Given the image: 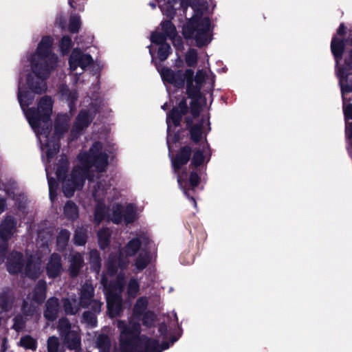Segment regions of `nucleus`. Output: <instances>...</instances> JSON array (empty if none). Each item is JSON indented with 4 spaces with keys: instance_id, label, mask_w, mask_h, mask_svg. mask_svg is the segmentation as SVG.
<instances>
[{
    "instance_id": "1a4fd4ad",
    "label": "nucleus",
    "mask_w": 352,
    "mask_h": 352,
    "mask_svg": "<svg viewBox=\"0 0 352 352\" xmlns=\"http://www.w3.org/2000/svg\"><path fill=\"white\" fill-rule=\"evenodd\" d=\"M189 107L185 98H183L179 102L177 107H173L168 111L166 116V123L169 127L170 122L175 126H179L182 120L183 116L188 113Z\"/></svg>"
},
{
    "instance_id": "13d9d810",
    "label": "nucleus",
    "mask_w": 352,
    "mask_h": 352,
    "mask_svg": "<svg viewBox=\"0 0 352 352\" xmlns=\"http://www.w3.org/2000/svg\"><path fill=\"white\" fill-rule=\"evenodd\" d=\"M161 10L163 14L170 20L173 19L177 13V8L175 6L167 4L166 3H164L161 6Z\"/></svg>"
},
{
    "instance_id": "f257e3e1",
    "label": "nucleus",
    "mask_w": 352,
    "mask_h": 352,
    "mask_svg": "<svg viewBox=\"0 0 352 352\" xmlns=\"http://www.w3.org/2000/svg\"><path fill=\"white\" fill-rule=\"evenodd\" d=\"M206 120L201 118L186 131L188 137L194 144H199L203 139L206 142V148H192L190 144L182 146L171 157V166L175 173H179L184 166L189 162L190 172L184 170L177 175V183L182 190L184 195L190 200L195 208H197V201L195 199L196 188L201 183V177L206 170L207 164L212 155L210 144L207 142V133L204 132Z\"/></svg>"
},
{
    "instance_id": "052dcab7",
    "label": "nucleus",
    "mask_w": 352,
    "mask_h": 352,
    "mask_svg": "<svg viewBox=\"0 0 352 352\" xmlns=\"http://www.w3.org/2000/svg\"><path fill=\"white\" fill-rule=\"evenodd\" d=\"M141 316H142V324L146 327H152L156 318L155 313L152 311H147Z\"/></svg>"
},
{
    "instance_id": "c85d7f7f",
    "label": "nucleus",
    "mask_w": 352,
    "mask_h": 352,
    "mask_svg": "<svg viewBox=\"0 0 352 352\" xmlns=\"http://www.w3.org/2000/svg\"><path fill=\"white\" fill-rule=\"evenodd\" d=\"M69 170V162L66 155L60 156L58 163L57 164L56 175L59 182L67 179Z\"/></svg>"
},
{
    "instance_id": "603ef678",
    "label": "nucleus",
    "mask_w": 352,
    "mask_h": 352,
    "mask_svg": "<svg viewBox=\"0 0 352 352\" xmlns=\"http://www.w3.org/2000/svg\"><path fill=\"white\" fill-rule=\"evenodd\" d=\"M71 323L68 318L66 317H62L58 322V329L61 335L66 336L70 333L71 331Z\"/></svg>"
},
{
    "instance_id": "a211bd4d",
    "label": "nucleus",
    "mask_w": 352,
    "mask_h": 352,
    "mask_svg": "<svg viewBox=\"0 0 352 352\" xmlns=\"http://www.w3.org/2000/svg\"><path fill=\"white\" fill-rule=\"evenodd\" d=\"M69 265L67 270L69 276L72 278H76L84 267V258L80 252H76L69 256Z\"/></svg>"
},
{
    "instance_id": "f704fd0d",
    "label": "nucleus",
    "mask_w": 352,
    "mask_h": 352,
    "mask_svg": "<svg viewBox=\"0 0 352 352\" xmlns=\"http://www.w3.org/2000/svg\"><path fill=\"white\" fill-rule=\"evenodd\" d=\"M89 264L91 269L95 272H99L101 268V257L100 252L96 250L89 252Z\"/></svg>"
},
{
    "instance_id": "4468645a",
    "label": "nucleus",
    "mask_w": 352,
    "mask_h": 352,
    "mask_svg": "<svg viewBox=\"0 0 352 352\" xmlns=\"http://www.w3.org/2000/svg\"><path fill=\"white\" fill-rule=\"evenodd\" d=\"M160 73L164 82L171 84L177 89L184 88V82L181 76L182 70L175 72L169 67H164Z\"/></svg>"
},
{
    "instance_id": "e433bc0d",
    "label": "nucleus",
    "mask_w": 352,
    "mask_h": 352,
    "mask_svg": "<svg viewBox=\"0 0 352 352\" xmlns=\"http://www.w3.org/2000/svg\"><path fill=\"white\" fill-rule=\"evenodd\" d=\"M151 258L148 252L139 254L136 258L134 265L138 272L143 271L149 264Z\"/></svg>"
},
{
    "instance_id": "69168bd1",
    "label": "nucleus",
    "mask_w": 352,
    "mask_h": 352,
    "mask_svg": "<svg viewBox=\"0 0 352 352\" xmlns=\"http://www.w3.org/2000/svg\"><path fill=\"white\" fill-rule=\"evenodd\" d=\"M60 342L56 336H50L47 339V346L48 352H58Z\"/></svg>"
},
{
    "instance_id": "aec40b11",
    "label": "nucleus",
    "mask_w": 352,
    "mask_h": 352,
    "mask_svg": "<svg viewBox=\"0 0 352 352\" xmlns=\"http://www.w3.org/2000/svg\"><path fill=\"white\" fill-rule=\"evenodd\" d=\"M60 304L58 298L50 297L45 302L43 316L50 322L55 321L59 313Z\"/></svg>"
},
{
    "instance_id": "7ed1b4c3",
    "label": "nucleus",
    "mask_w": 352,
    "mask_h": 352,
    "mask_svg": "<svg viewBox=\"0 0 352 352\" xmlns=\"http://www.w3.org/2000/svg\"><path fill=\"white\" fill-rule=\"evenodd\" d=\"M194 14L187 19L182 27V35L186 39L194 38L196 46L202 48L208 45L212 36L210 32V19L209 17H203V11L199 8H192Z\"/></svg>"
},
{
    "instance_id": "4d7b16f0",
    "label": "nucleus",
    "mask_w": 352,
    "mask_h": 352,
    "mask_svg": "<svg viewBox=\"0 0 352 352\" xmlns=\"http://www.w3.org/2000/svg\"><path fill=\"white\" fill-rule=\"evenodd\" d=\"M140 290V284L135 278L130 279L127 285V294L130 297L135 298Z\"/></svg>"
},
{
    "instance_id": "bb28decb",
    "label": "nucleus",
    "mask_w": 352,
    "mask_h": 352,
    "mask_svg": "<svg viewBox=\"0 0 352 352\" xmlns=\"http://www.w3.org/2000/svg\"><path fill=\"white\" fill-rule=\"evenodd\" d=\"M42 79H35L31 75L27 76V85L29 89L34 94H42L47 90V86L45 82Z\"/></svg>"
},
{
    "instance_id": "423d86ee",
    "label": "nucleus",
    "mask_w": 352,
    "mask_h": 352,
    "mask_svg": "<svg viewBox=\"0 0 352 352\" xmlns=\"http://www.w3.org/2000/svg\"><path fill=\"white\" fill-rule=\"evenodd\" d=\"M140 331V324L136 323L123 328L120 334L121 352H133L138 348L142 339Z\"/></svg>"
},
{
    "instance_id": "0eeeda50",
    "label": "nucleus",
    "mask_w": 352,
    "mask_h": 352,
    "mask_svg": "<svg viewBox=\"0 0 352 352\" xmlns=\"http://www.w3.org/2000/svg\"><path fill=\"white\" fill-rule=\"evenodd\" d=\"M57 57L52 55L50 58H37L32 56L31 67L38 78L45 80L57 66Z\"/></svg>"
},
{
    "instance_id": "de8ad7c7",
    "label": "nucleus",
    "mask_w": 352,
    "mask_h": 352,
    "mask_svg": "<svg viewBox=\"0 0 352 352\" xmlns=\"http://www.w3.org/2000/svg\"><path fill=\"white\" fill-rule=\"evenodd\" d=\"M81 21L78 15L71 16L69 20L68 31L72 34H76L81 28Z\"/></svg>"
},
{
    "instance_id": "72a5a7b5",
    "label": "nucleus",
    "mask_w": 352,
    "mask_h": 352,
    "mask_svg": "<svg viewBox=\"0 0 352 352\" xmlns=\"http://www.w3.org/2000/svg\"><path fill=\"white\" fill-rule=\"evenodd\" d=\"M107 210L106 206L103 203H98L94 209V221L96 225H100L106 218Z\"/></svg>"
},
{
    "instance_id": "ea45409f",
    "label": "nucleus",
    "mask_w": 352,
    "mask_h": 352,
    "mask_svg": "<svg viewBox=\"0 0 352 352\" xmlns=\"http://www.w3.org/2000/svg\"><path fill=\"white\" fill-rule=\"evenodd\" d=\"M136 210L132 204H129L123 211V217L125 224L128 225L134 222L135 219Z\"/></svg>"
},
{
    "instance_id": "6e6d98bb",
    "label": "nucleus",
    "mask_w": 352,
    "mask_h": 352,
    "mask_svg": "<svg viewBox=\"0 0 352 352\" xmlns=\"http://www.w3.org/2000/svg\"><path fill=\"white\" fill-rule=\"evenodd\" d=\"M172 53L170 45L167 43L160 45L157 50V56L160 61H165Z\"/></svg>"
},
{
    "instance_id": "393cba45",
    "label": "nucleus",
    "mask_w": 352,
    "mask_h": 352,
    "mask_svg": "<svg viewBox=\"0 0 352 352\" xmlns=\"http://www.w3.org/2000/svg\"><path fill=\"white\" fill-rule=\"evenodd\" d=\"M159 340L149 338L146 336H142V339L138 344V349L141 352H161L158 350Z\"/></svg>"
},
{
    "instance_id": "20e7f679",
    "label": "nucleus",
    "mask_w": 352,
    "mask_h": 352,
    "mask_svg": "<svg viewBox=\"0 0 352 352\" xmlns=\"http://www.w3.org/2000/svg\"><path fill=\"white\" fill-rule=\"evenodd\" d=\"M53 102L49 96H43L37 107H30L25 111L27 120L33 129H41V134L48 137L52 131L49 123L52 113Z\"/></svg>"
},
{
    "instance_id": "2eb2a0df",
    "label": "nucleus",
    "mask_w": 352,
    "mask_h": 352,
    "mask_svg": "<svg viewBox=\"0 0 352 352\" xmlns=\"http://www.w3.org/2000/svg\"><path fill=\"white\" fill-rule=\"evenodd\" d=\"M122 299L118 294L109 292L107 295V312L111 318H115L120 315L122 311Z\"/></svg>"
},
{
    "instance_id": "58836bf2",
    "label": "nucleus",
    "mask_w": 352,
    "mask_h": 352,
    "mask_svg": "<svg viewBox=\"0 0 352 352\" xmlns=\"http://www.w3.org/2000/svg\"><path fill=\"white\" fill-rule=\"evenodd\" d=\"M123 211V206L121 204L116 203L113 205L111 221L113 223L119 225L122 223Z\"/></svg>"
},
{
    "instance_id": "09e8293b",
    "label": "nucleus",
    "mask_w": 352,
    "mask_h": 352,
    "mask_svg": "<svg viewBox=\"0 0 352 352\" xmlns=\"http://www.w3.org/2000/svg\"><path fill=\"white\" fill-rule=\"evenodd\" d=\"M185 62L188 67H195L198 62L197 51L194 48H190L185 55Z\"/></svg>"
},
{
    "instance_id": "b1692460",
    "label": "nucleus",
    "mask_w": 352,
    "mask_h": 352,
    "mask_svg": "<svg viewBox=\"0 0 352 352\" xmlns=\"http://www.w3.org/2000/svg\"><path fill=\"white\" fill-rule=\"evenodd\" d=\"M53 138L60 140L68 130V120L65 115L57 116L54 121Z\"/></svg>"
},
{
    "instance_id": "0e129e2a",
    "label": "nucleus",
    "mask_w": 352,
    "mask_h": 352,
    "mask_svg": "<svg viewBox=\"0 0 352 352\" xmlns=\"http://www.w3.org/2000/svg\"><path fill=\"white\" fill-rule=\"evenodd\" d=\"M166 35L162 32H153L151 33L150 36V40L152 43L162 45V44L167 43H166Z\"/></svg>"
},
{
    "instance_id": "6e6552de",
    "label": "nucleus",
    "mask_w": 352,
    "mask_h": 352,
    "mask_svg": "<svg viewBox=\"0 0 352 352\" xmlns=\"http://www.w3.org/2000/svg\"><path fill=\"white\" fill-rule=\"evenodd\" d=\"M129 256L120 250L117 253H111L108 259L107 271L109 275H115L118 269L126 270L129 265Z\"/></svg>"
},
{
    "instance_id": "2f4dec72",
    "label": "nucleus",
    "mask_w": 352,
    "mask_h": 352,
    "mask_svg": "<svg viewBox=\"0 0 352 352\" xmlns=\"http://www.w3.org/2000/svg\"><path fill=\"white\" fill-rule=\"evenodd\" d=\"M87 171H85L82 168V169L80 168H74L72 170L70 174L69 180L71 182L75 184L78 189H81L84 185L85 182V174Z\"/></svg>"
},
{
    "instance_id": "ddd939ff",
    "label": "nucleus",
    "mask_w": 352,
    "mask_h": 352,
    "mask_svg": "<svg viewBox=\"0 0 352 352\" xmlns=\"http://www.w3.org/2000/svg\"><path fill=\"white\" fill-rule=\"evenodd\" d=\"M63 270L61 256L57 253L51 254L45 267L46 274L48 278L55 279L59 277Z\"/></svg>"
},
{
    "instance_id": "473e14b6",
    "label": "nucleus",
    "mask_w": 352,
    "mask_h": 352,
    "mask_svg": "<svg viewBox=\"0 0 352 352\" xmlns=\"http://www.w3.org/2000/svg\"><path fill=\"white\" fill-rule=\"evenodd\" d=\"M63 212L67 219L76 220L78 217V208L77 205L71 200L67 201L64 206Z\"/></svg>"
},
{
    "instance_id": "338daca9",
    "label": "nucleus",
    "mask_w": 352,
    "mask_h": 352,
    "mask_svg": "<svg viewBox=\"0 0 352 352\" xmlns=\"http://www.w3.org/2000/svg\"><path fill=\"white\" fill-rule=\"evenodd\" d=\"M182 79L184 82V86L185 82L186 85H191L195 82V72L192 69H186L184 72L182 70Z\"/></svg>"
},
{
    "instance_id": "9d476101",
    "label": "nucleus",
    "mask_w": 352,
    "mask_h": 352,
    "mask_svg": "<svg viewBox=\"0 0 352 352\" xmlns=\"http://www.w3.org/2000/svg\"><path fill=\"white\" fill-rule=\"evenodd\" d=\"M95 289L91 283H85L79 293V305L84 309L93 306L95 302H101L94 298Z\"/></svg>"
},
{
    "instance_id": "5701e85b",
    "label": "nucleus",
    "mask_w": 352,
    "mask_h": 352,
    "mask_svg": "<svg viewBox=\"0 0 352 352\" xmlns=\"http://www.w3.org/2000/svg\"><path fill=\"white\" fill-rule=\"evenodd\" d=\"M47 290L46 281L43 279L39 280L32 291V301L38 305L43 304L46 299Z\"/></svg>"
},
{
    "instance_id": "4c0bfd02",
    "label": "nucleus",
    "mask_w": 352,
    "mask_h": 352,
    "mask_svg": "<svg viewBox=\"0 0 352 352\" xmlns=\"http://www.w3.org/2000/svg\"><path fill=\"white\" fill-rule=\"evenodd\" d=\"M40 268L31 261H28L25 267V274L32 280H36L40 276Z\"/></svg>"
},
{
    "instance_id": "9b49d317",
    "label": "nucleus",
    "mask_w": 352,
    "mask_h": 352,
    "mask_svg": "<svg viewBox=\"0 0 352 352\" xmlns=\"http://www.w3.org/2000/svg\"><path fill=\"white\" fill-rule=\"evenodd\" d=\"M74 64L75 66L73 69H75L77 66L85 69L86 67L94 64V59L89 54H84L79 48H74L69 58V65L72 69Z\"/></svg>"
},
{
    "instance_id": "680f3d73",
    "label": "nucleus",
    "mask_w": 352,
    "mask_h": 352,
    "mask_svg": "<svg viewBox=\"0 0 352 352\" xmlns=\"http://www.w3.org/2000/svg\"><path fill=\"white\" fill-rule=\"evenodd\" d=\"M21 311L25 316H33L36 311V307L33 304H30L26 300H23L21 306Z\"/></svg>"
},
{
    "instance_id": "412c9836",
    "label": "nucleus",
    "mask_w": 352,
    "mask_h": 352,
    "mask_svg": "<svg viewBox=\"0 0 352 352\" xmlns=\"http://www.w3.org/2000/svg\"><path fill=\"white\" fill-rule=\"evenodd\" d=\"M102 302H95L93 306L90 307V310L85 311L82 315V323L87 324L90 327H96L97 326V315L101 312Z\"/></svg>"
},
{
    "instance_id": "6ab92c4d",
    "label": "nucleus",
    "mask_w": 352,
    "mask_h": 352,
    "mask_svg": "<svg viewBox=\"0 0 352 352\" xmlns=\"http://www.w3.org/2000/svg\"><path fill=\"white\" fill-rule=\"evenodd\" d=\"M142 240L139 237L131 239L124 246L122 250L124 252L126 256H134L140 250L142 243L148 245L150 239L146 236H141Z\"/></svg>"
},
{
    "instance_id": "e2e57ef3",
    "label": "nucleus",
    "mask_w": 352,
    "mask_h": 352,
    "mask_svg": "<svg viewBox=\"0 0 352 352\" xmlns=\"http://www.w3.org/2000/svg\"><path fill=\"white\" fill-rule=\"evenodd\" d=\"M201 98H195L191 99V102H190V111L192 116L194 118H197L199 116L201 111V105L199 104V100Z\"/></svg>"
},
{
    "instance_id": "c9c22d12",
    "label": "nucleus",
    "mask_w": 352,
    "mask_h": 352,
    "mask_svg": "<svg viewBox=\"0 0 352 352\" xmlns=\"http://www.w3.org/2000/svg\"><path fill=\"white\" fill-rule=\"evenodd\" d=\"M88 239L87 232L81 228L75 230L73 236L74 243L78 246H83L86 244Z\"/></svg>"
},
{
    "instance_id": "39448f33",
    "label": "nucleus",
    "mask_w": 352,
    "mask_h": 352,
    "mask_svg": "<svg viewBox=\"0 0 352 352\" xmlns=\"http://www.w3.org/2000/svg\"><path fill=\"white\" fill-rule=\"evenodd\" d=\"M102 145L99 141L95 142L89 151L80 153L78 158L85 171L95 167L98 173L104 172L109 164V156L102 152Z\"/></svg>"
},
{
    "instance_id": "79ce46f5",
    "label": "nucleus",
    "mask_w": 352,
    "mask_h": 352,
    "mask_svg": "<svg viewBox=\"0 0 352 352\" xmlns=\"http://www.w3.org/2000/svg\"><path fill=\"white\" fill-rule=\"evenodd\" d=\"M73 46L72 38L69 35L63 36L59 42L60 52L62 55H67Z\"/></svg>"
},
{
    "instance_id": "dca6fc26",
    "label": "nucleus",
    "mask_w": 352,
    "mask_h": 352,
    "mask_svg": "<svg viewBox=\"0 0 352 352\" xmlns=\"http://www.w3.org/2000/svg\"><path fill=\"white\" fill-rule=\"evenodd\" d=\"M16 228V221L12 216H6L0 224V240L8 242Z\"/></svg>"
},
{
    "instance_id": "c03bdc74",
    "label": "nucleus",
    "mask_w": 352,
    "mask_h": 352,
    "mask_svg": "<svg viewBox=\"0 0 352 352\" xmlns=\"http://www.w3.org/2000/svg\"><path fill=\"white\" fill-rule=\"evenodd\" d=\"M161 26L162 33L166 35V38H170L177 34L175 25L170 19L162 21L161 23Z\"/></svg>"
},
{
    "instance_id": "37998d69",
    "label": "nucleus",
    "mask_w": 352,
    "mask_h": 352,
    "mask_svg": "<svg viewBox=\"0 0 352 352\" xmlns=\"http://www.w3.org/2000/svg\"><path fill=\"white\" fill-rule=\"evenodd\" d=\"M59 141L60 140H58V139H56V141H52V142L48 141V142L47 143L46 157L49 161L53 159L55 157V155L59 152L60 146Z\"/></svg>"
},
{
    "instance_id": "5fc2aeb1",
    "label": "nucleus",
    "mask_w": 352,
    "mask_h": 352,
    "mask_svg": "<svg viewBox=\"0 0 352 352\" xmlns=\"http://www.w3.org/2000/svg\"><path fill=\"white\" fill-rule=\"evenodd\" d=\"M346 94H342V98L343 102V113L344 117V121L349 122V120H352V103L348 104L346 102L351 101V98H347L345 96Z\"/></svg>"
},
{
    "instance_id": "4be33fe9",
    "label": "nucleus",
    "mask_w": 352,
    "mask_h": 352,
    "mask_svg": "<svg viewBox=\"0 0 352 352\" xmlns=\"http://www.w3.org/2000/svg\"><path fill=\"white\" fill-rule=\"evenodd\" d=\"M53 39L50 36H44L38 44L35 54L37 58H50L52 55Z\"/></svg>"
},
{
    "instance_id": "c756f323",
    "label": "nucleus",
    "mask_w": 352,
    "mask_h": 352,
    "mask_svg": "<svg viewBox=\"0 0 352 352\" xmlns=\"http://www.w3.org/2000/svg\"><path fill=\"white\" fill-rule=\"evenodd\" d=\"M63 307L66 315L74 316L78 313L80 310L79 303L77 304V299L76 296L72 298H63Z\"/></svg>"
},
{
    "instance_id": "f3484780",
    "label": "nucleus",
    "mask_w": 352,
    "mask_h": 352,
    "mask_svg": "<svg viewBox=\"0 0 352 352\" xmlns=\"http://www.w3.org/2000/svg\"><path fill=\"white\" fill-rule=\"evenodd\" d=\"M92 119L88 111L82 109L79 111L78 116L76 118V120L74 123L71 133L72 135L76 133L77 135L80 134L83 130L87 129L91 122Z\"/></svg>"
},
{
    "instance_id": "a18cd8bd",
    "label": "nucleus",
    "mask_w": 352,
    "mask_h": 352,
    "mask_svg": "<svg viewBox=\"0 0 352 352\" xmlns=\"http://www.w3.org/2000/svg\"><path fill=\"white\" fill-rule=\"evenodd\" d=\"M201 89V86L197 85L196 83L195 85L193 83H191V85H186V93L188 98H201L202 94Z\"/></svg>"
},
{
    "instance_id": "864d4df0",
    "label": "nucleus",
    "mask_w": 352,
    "mask_h": 352,
    "mask_svg": "<svg viewBox=\"0 0 352 352\" xmlns=\"http://www.w3.org/2000/svg\"><path fill=\"white\" fill-rule=\"evenodd\" d=\"M69 237L70 232L67 229H61L56 239L58 246L65 248L67 245Z\"/></svg>"
},
{
    "instance_id": "3c124183",
    "label": "nucleus",
    "mask_w": 352,
    "mask_h": 352,
    "mask_svg": "<svg viewBox=\"0 0 352 352\" xmlns=\"http://www.w3.org/2000/svg\"><path fill=\"white\" fill-rule=\"evenodd\" d=\"M18 100L21 108L23 109L25 106L28 107L32 103L33 96L29 91H19L18 94Z\"/></svg>"
},
{
    "instance_id": "774afa93",
    "label": "nucleus",
    "mask_w": 352,
    "mask_h": 352,
    "mask_svg": "<svg viewBox=\"0 0 352 352\" xmlns=\"http://www.w3.org/2000/svg\"><path fill=\"white\" fill-rule=\"evenodd\" d=\"M87 0H68L69 6L74 10L83 11L85 3Z\"/></svg>"
},
{
    "instance_id": "f03ea898",
    "label": "nucleus",
    "mask_w": 352,
    "mask_h": 352,
    "mask_svg": "<svg viewBox=\"0 0 352 352\" xmlns=\"http://www.w3.org/2000/svg\"><path fill=\"white\" fill-rule=\"evenodd\" d=\"M331 51L336 62V69L339 79L341 94L352 92V48L344 50L343 39L332 37Z\"/></svg>"
},
{
    "instance_id": "f8f14e48",
    "label": "nucleus",
    "mask_w": 352,
    "mask_h": 352,
    "mask_svg": "<svg viewBox=\"0 0 352 352\" xmlns=\"http://www.w3.org/2000/svg\"><path fill=\"white\" fill-rule=\"evenodd\" d=\"M24 267V258L21 252H12L7 258L6 268L12 275H16L21 272Z\"/></svg>"
},
{
    "instance_id": "7c9ffc66",
    "label": "nucleus",
    "mask_w": 352,
    "mask_h": 352,
    "mask_svg": "<svg viewBox=\"0 0 352 352\" xmlns=\"http://www.w3.org/2000/svg\"><path fill=\"white\" fill-rule=\"evenodd\" d=\"M111 233L108 228H102L97 232L98 243L100 249L104 250L111 243Z\"/></svg>"
},
{
    "instance_id": "49530a36",
    "label": "nucleus",
    "mask_w": 352,
    "mask_h": 352,
    "mask_svg": "<svg viewBox=\"0 0 352 352\" xmlns=\"http://www.w3.org/2000/svg\"><path fill=\"white\" fill-rule=\"evenodd\" d=\"M63 184V192L66 197L70 198L74 196V192L76 190H78L77 186L71 182L69 179H65V180L60 181Z\"/></svg>"
},
{
    "instance_id": "8fccbe9b",
    "label": "nucleus",
    "mask_w": 352,
    "mask_h": 352,
    "mask_svg": "<svg viewBox=\"0 0 352 352\" xmlns=\"http://www.w3.org/2000/svg\"><path fill=\"white\" fill-rule=\"evenodd\" d=\"M20 345L26 349L36 351L37 349V342L31 336L26 335L21 337Z\"/></svg>"
},
{
    "instance_id": "bf43d9fd",
    "label": "nucleus",
    "mask_w": 352,
    "mask_h": 352,
    "mask_svg": "<svg viewBox=\"0 0 352 352\" xmlns=\"http://www.w3.org/2000/svg\"><path fill=\"white\" fill-rule=\"evenodd\" d=\"M65 342L67 344V347L70 350H76L80 346V340L75 335H74L72 338H70L69 334L65 336Z\"/></svg>"
},
{
    "instance_id": "cd10ccee",
    "label": "nucleus",
    "mask_w": 352,
    "mask_h": 352,
    "mask_svg": "<svg viewBox=\"0 0 352 352\" xmlns=\"http://www.w3.org/2000/svg\"><path fill=\"white\" fill-rule=\"evenodd\" d=\"M12 289L4 287L0 293V309L3 311H9L12 308Z\"/></svg>"
},
{
    "instance_id": "a878e982",
    "label": "nucleus",
    "mask_w": 352,
    "mask_h": 352,
    "mask_svg": "<svg viewBox=\"0 0 352 352\" xmlns=\"http://www.w3.org/2000/svg\"><path fill=\"white\" fill-rule=\"evenodd\" d=\"M58 93L61 98L69 103L70 107L75 104L78 97L77 91L76 89L70 90L66 84H62L58 87Z\"/></svg>"
},
{
    "instance_id": "a19ab883",
    "label": "nucleus",
    "mask_w": 352,
    "mask_h": 352,
    "mask_svg": "<svg viewBox=\"0 0 352 352\" xmlns=\"http://www.w3.org/2000/svg\"><path fill=\"white\" fill-rule=\"evenodd\" d=\"M148 306V300L146 297H140L139 298L133 308V313L134 315L139 318L143 314H144L146 311V308Z\"/></svg>"
}]
</instances>
